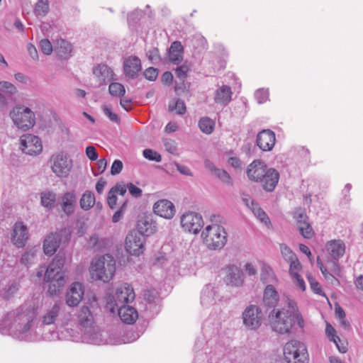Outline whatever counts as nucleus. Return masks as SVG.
<instances>
[{"label": "nucleus", "instance_id": "338daca9", "mask_svg": "<svg viewBox=\"0 0 363 363\" xmlns=\"http://www.w3.org/2000/svg\"><path fill=\"white\" fill-rule=\"evenodd\" d=\"M122 169H123L122 162L121 160H116L111 165V173L112 175H116L121 172Z\"/></svg>", "mask_w": 363, "mask_h": 363}, {"label": "nucleus", "instance_id": "9d476101", "mask_svg": "<svg viewBox=\"0 0 363 363\" xmlns=\"http://www.w3.org/2000/svg\"><path fill=\"white\" fill-rule=\"evenodd\" d=\"M284 356L287 363H308V352L306 345L298 340L286 342L284 347Z\"/></svg>", "mask_w": 363, "mask_h": 363}, {"label": "nucleus", "instance_id": "c756f323", "mask_svg": "<svg viewBox=\"0 0 363 363\" xmlns=\"http://www.w3.org/2000/svg\"><path fill=\"white\" fill-rule=\"evenodd\" d=\"M116 311H118L121 320L127 324L134 323L138 318L136 309L128 305L116 308Z\"/></svg>", "mask_w": 363, "mask_h": 363}, {"label": "nucleus", "instance_id": "c03bdc74", "mask_svg": "<svg viewBox=\"0 0 363 363\" xmlns=\"http://www.w3.org/2000/svg\"><path fill=\"white\" fill-rule=\"evenodd\" d=\"M50 6L48 0H38L34 7L36 16H45L49 11Z\"/></svg>", "mask_w": 363, "mask_h": 363}, {"label": "nucleus", "instance_id": "1a4fd4ad", "mask_svg": "<svg viewBox=\"0 0 363 363\" xmlns=\"http://www.w3.org/2000/svg\"><path fill=\"white\" fill-rule=\"evenodd\" d=\"M135 294L133 286L128 283H123L117 286L114 295L107 297L106 308L113 313H116V308L126 306L134 301Z\"/></svg>", "mask_w": 363, "mask_h": 363}, {"label": "nucleus", "instance_id": "5701e85b", "mask_svg": "<svg viewBox=\"0 0 363 363\" xmlns=\"http://www.w3.org/2000/svg\"><path fill=\"white\" fill-rule=\"evenodd\" d=\"M84 296V289L82 284L74 282L71 284L66 294V303L71 307L77 306Z\"/></svg>", "mask_w": 363, "mask_h": 363}, {"label": "nucleus", "instance_id": "37998d69", "mask_svg": "<svg viewBox=\"0 0 363 363\" xmlns=\"http://www.w3.org/2000/svg\"><path fill=\"white\" fill-rule=\"evenodd\" d=\"M200 130L205 134H211L215 128V122L208 117H203L199 121Z\"/></svg>", "mask_w": 363, "mask_h": 363}, {"label": "nucleus", "instance_id": "5fc2aeb1", "mask_svg": "<svg viewBox=\"0 0 363 363\" xmlns=\"http://www.w3.org/2000/svg\"><path fill=\"white\" fill-rule=\"evenodd\" d=\"M143 155L144 157L151 161L160 162L162 160L161 155L157 152L151 149L144 150Z\"/></svg>", "mask_w": 363, "mask_h": 363}, {"label": "nucleus", "instance_id": "4468645a", "mask_svg": "<svg viewBox=\"0 0 363 363\" xmlns=\"http://www.w3.org/2000/svg\"><path fill=\"white\" fill-rule=\"evenodd\" d=\"M182 228L184 231L197 234L203 226V220L201 214L189 211L184 213L180 218Z\"/></svg>", "mask_w": 363, "mask_h": 363}, {"label": "nucleus", "instance_id": "052dcab7", "mask_svg": "<svg viewBox=\"0 0 363 363\" xmlns=\"http://www.w3.org/2000/svg\"><path fill=\"white\" fill-rule=\"evenodd\" d=\"M189 68L186 65H182L175 69V74L178 78L184 80L187 75Z\"/></svg>", "mask_w": 363, "mask_h": 363}, {"label": "nucleus", "instance_id": "6e6552de", "mask_svg": "<svg viewBox=\"0 0 363 363\" xmlns=\"http://www.w3.org/2000/svg\"><path fill=\"white\" fill-rule=\"evenodd\" d=\"M90 329L84 332H79L74 330L73 328H67L66 331L68 335L65 336V339L98 345L107 343L106 338L96 325H94Z\"/></svg>", "mask_w": 363, "mask_h": 363}, {"label": "nucleus", "instance_id": "f03ea898", "mask_svg": "<svg viewBox=\"0 0 363 363\" xmlns=\"http://www.w3.org/2000/svg\"><path fill=\"white\" fill-rule=\"evenodd\" d=\"M0 237V296L5 300L14 297L21 288L22 275L18 276L17 259L7 253Z\"/></svg>", "mask_w": 363, "mask_h": 363}, {"label": "nucleus", "instance_id": "e2e57ef3", "mask_svg": "<svg viewBox=\"0 0 363 363\" xmlns=\"http://www.w3.org/2000/svg\"><path fill=\"white\" fill-rule=\"evenodd\" d=\"M143 15V11L141 10H135L131 13H130L128 16V21L130 24H134L139 21L140 17Z\"/></svg>", "mask_w": 363, "mask_h": 363}, {"label": "nucleus", "instance_id": "680f3d73", "mask_svg": "<svg viewBox=\"0 0 363 363\" xmlns=\"http://www.w3.org/2000/svg\"><path fill=\"white\" fill-rule=\"evenodd\" d=\"M102 110L104 114L113 122L118 123L120 121V118L117 114L113 113L110 108L107 106L104 105L102 106Z\"/></svg>", "mask_w": 363, "mask_h": 363}, {"label": "nucleus", "instance_id": "6e6d98bb", "mask_svg": "<svg viewBox=\"0 0 363 363\" xmlns=\"http://www.w3.org/2000/svg\"><path fill=\"white\" fill-rule=\"evenodd\" d=\"M325 334L330 341L335 342V340L340 341V337L336 335L335 329L328 323H326Z\"/></svg>", "mask_w": 363, "mask_h": 363}, {"label": "nucleus", "instance_id": "f704fd0d", "mask_svg": "<svg viewBox=\"0 0 363 363\" xmlns=\"http://www.w3.org/2000/svg\"><path fill=\"white\" fill-rule=\"evenodd\" d=\"M138 234L144 236H150L156 231V225L152 219L148 218H141L138 220L137 224Z\"/></svg>", "mask_w": 363, "mask_h": 363}, {"label": "nucleus", "instance_id": "f8f14e48", "mask_svg": "<svg viewBox=\"0 0 363 363\" xmlns=\"http://www.w3.org/2000/svg\"><path fill=\"white\" fill-rule=\"evenodd\" d=\"M50 164L52 172L58 177H67L72 168V160L64 152L53 155Z\"/></svg>", "mask_w": 363, "mask_h": 363}, {"label": "nucleus", "instance_id": "c9c22d12", "mask_svg": "<svg viewBox=\"0 0 363 363\" xmlns=\"http://www.w3.org/2000/svg\"><path fill=\"white\" fill-rule=\"evenodd\" d=\"M279 296L273 284L267 285L264 291L263 301L265 305L269 307H274L277 305Z\"/></svg>", "mask_w": 363, "mask_h": 363}, {"label": "nucleus", "instance_id": "69168bd1", "mask_svg": "<svg viewBox=\"0 0 363 363\" xmlns=\"http://www.w3.org/2000/svg\"><path fill=\"white\" fill-rule=\"evenodd\" d=\"M127 188L131 196L135 198L140 197L142 195V190L132 183L128 184Z\"/></svg>", "mask_w": 363, "mask_h": 363}, {"label": "nucleus", "instance_id": "473e14b6", "mask_svg": "<svg viewBox=\"0 0 363 363\" xmlns=\"http://www.w3.org/2000/svg\"><path fill=\"white\" fill-rule=\"evenodd\" d=\"M326 250L333 259L337 260L343 256L345 246L342 240H333L327 243Z\"/></svg>", "mask_w": 363, "mask_h": 363}, {"label": "nucleus", "instance_id": "e433bc0d", "mask_svg": "<svg viewBox=\"0 0 363 363\" xmlns=\"http://www.w3.org/2000/svg\"><path fill=\"white\" fill-rule=\"evenodd\" d=\"M56 199L57 195L52 191L45 190L40 194L41 205L48 211H50L55 207Z\"/></svg>", "mask_w": 363, "mask_h": 363}, {"label": "nucleus", "instance_id": "de8ad7c7", "mask_svg": "<svg viewBox=\"0 0 363 363\" xmlns=\"http://www.w3.org/2000/svg\"><path fill=\"white\" fill-rule=\"evenodd\" d=\"M307 279L309 282L311 290L316 294L325 296V294L322 290L321 286L319 282L311 275L308 274Z\"/></svg>", "mask_w": 363, "mask_h": 363}, {"label": "nucleus", "instance_id": "a19ab883", "mask_svg": "<svg viewBox=\"0 0 363 363\" xmlns=\"http://www.w3.org/2000/svg\"><path fill=\"white\" fill-rule=\"evenodd\" d=\"M95 195L91 191H86L82 196L79 203L84 211H88L95 204Z\"/></svg>", "mask_w": 363, "mask_h": 363}, {"label": "nucleus", "instance_id": "dca6fc26", "mask_svg": "<svg viewBox=\"0 0 363 363\" xmlns=\"http://www.w3.org/2000/svg\"><path fill=\"white\" fill-rule=\"evenodd\" d=\"M145 238L136 232L129 233L125 242L126 251L132 255H139L143 252Z\"/></svg>", "mask_w": 363, "mask_h": 363}, {"label": "nucleus", "instance_id": "f3484780", "mask_svg": "<svg viewBox=\"0 0 363 363\" xmlns=\"http://www.w3.org/2000/svg\"><path fill=\"white\" fill-rule=\"evenodd\" d=\"M78 325H75L74 330L84 332V330H91L90 328L94 325V318L89 307L86 306H82L77 313Z\"/></svg>", "mask_w": 363, "mask_h": 363}, {"label": "nucleus", "instance_id": "412c9836", "mask_svg": "<svg viewBox=\"0 0 363 363\" xmlns=\"http://www.w3.org/2000/svg\"><path fill=\"white\" fill-rule=\"evenodd\" d=\"M153 211L155 214L166 219L172 218L176 212L173 203L167 199L157 201L153 206Z\"/></svg>", "mask_w": 363, "mask_h": 363}, {"label": "nucleus", "instance_id": "13d9d810", "mask_svg": "<svg viewBox=\"0 0 363 363\" xmlns=\"http://www.w3.org/2000/svg\"><path fill=\"white\" fill-rule=\"evenodd\" d=\"M146 55H147L148 60L152 63H156L160 59V54H159V50L156 48H152L150 49L147 52Z\"/></svg>", "mask_w": 363, "mask_h": 363}, {"label": "nucleus", "instance_id": "ea45409f", "mask_svg": "<svg viewBox=\"0 0 363 363\" xmlns=\"http://www.w3.org/2000/svg\"><path fill=\"white\" fill-rule=\"evenodd\" d=\"M260 278L262 281L267 285L273 284L277 281V278L272 268L265 264L262 267Z\"/></svg>", "mask_w": 363, "mask_h": 363}, {"label": "nucleus", "instance_id": "7c9ffc66", "mask_svg": "<svg viewBox=\"0 0 363 363\" xmlns=\"http://www.w3.org/2000/svg\"><path fill=\"white\" fill-rule=\"evenodd\" d=\"M295 218L297 220V228L302 236L306 239H310L313 236L312 227L307 221V216L303 213H295Z\"/></svg>", "mask_w": 363, "mask_h": 363}, {"label": "nucleus", "instance_id": "4c0bfd02", "mask_svg": "<svg viewBox=\"0 0 363 363\" xmlns=\"http://www.w3.org/2000/svg\"><path fill=\"white\" fill-rule=\"evenodd\" d=\"M38 249L39 248L37 246L28 247L21 256V264L28 267L34 264L37 259V252Z\"/></svg>", "mask_w": 363, "mask_h": 363}, {"label": "nucleus", "instance_id": "f257e3e1", "mask_svg": "<svg viewBox=\"0 0 363 363\" xmlns=\"http://www.w3.org/2000/svg\"><path fill=\"white\" fill-rule=\"evenodd\" d=\"M36 315L34 309L23 304L6 313L0 320V333L23 341H35L40 334L35 328Z\"/></svg>", "mask_w": 363, "mask_h": 363}, {"label": "nucleus", "instance_id": "a878e982", "mask_svg": "<svg viewBox=\"0 0 363 363\" xmlns=\"http://www.w3.org/2000/svg\"><path fill=\"white\" fill-rule=\"evenodd\" d=\"M219 297L218 288L211 284L206 285L201 291V304L203 307L208 308L215 304Z\"/></svg>", "mask_w": 363, "mask_h": 363}, {"label": "nucleus", "instance_id": "c85d7f7f", "mask_svg": "<svg viewBox=\"0 0 363 363\" xmlns=\"http://www.w3.org/2000/svg\"><path fill=\"white\" fill-rule=\"evenodd\" d=\"M61 242V236L58 233H50L46 236L43 242V250L46 255H53Z\"/></svg>", "mask_w": 363, "mask_h": 363}, {"label": "nucleus", "instance_id": "4d7b16f0", "mask_svg": "<svg viewBox=\"0 0 363 363\" xmlns=\"http://www.w3.org/2000/svg\"><path fill=\"white\" fill-rule=\"evenodd\" d=\"M40 47L41 51L45 55H50L53 50L52 45L51 43L48 39H43L40 41Z\"/></svg>", "mask_w": 363, "mask_h": 363}, {"label": "nucleus", "instance_id": "bf43d9fd", "mask_svg": "<svg viewBox=\"0 0 363 363\" xmlns=\"http://www.w3.org/2000/svg\"><path fill=\"white\" fill-rule=\"evenodd\" d=\"M143 74L147 80L155 81L157 77L158 71L156 68L149 67L145 70Z\"/></svg>", "mask_w": 363, "mask_h": 363}, {"label": "nucleus", "instance_id": "20e7f679", "mask_svg": "<svg viewBox=\"0 0 363 363\" xmlns=\"http://www.w3.org/2000/svg\"><path fill=\"white\" fill-rule=\"evenodd\" d=\"M69 317L70 314L65 312L63 303L55 301L45 304L40 320L44 325H55L57 328H62V338L65 339V336L68 335L66 331L67 328H72V325L69 323Z\"/></svg>", "mask_w": 363, "mask_h": 363}, {"label": "nucleus", "instance_id": "9b49d317", "mask_svg": "<svg viewBox=\"0 0 363 363\" xmlns=\"http://www.w3.org/2000/svg\"><path fill=\"white\" fill-rule=\"evenodd\" d=\"M10 116L18 128L27 130L35 123V113L28 107L17 106L10 112Z\"/></svg>", "mask_w": 363, "mask_h": 363}, {"label": "nucleus", "instance_id": "a211bd4d", "mask_svg": "<svg viewBox=\"0 0 363 363\" xmlns=\"http://www.w3.org/2000/svg\"><path fill=\"white\" fill-rule=\"evenodd\" d=\"M269 167L266 164L260 160H255L252 161L247 168V175L250 181L259 182L261 179H263L265 171H267Z\"/></svg>", "mask_w": 363, "mask_h": 363}, {"label": "nucleus", "instance_id": "0eeeda50", "mask_svg": "<svg viewBox=\"0 0 363 363\" xmlns=\"http://www.w3.org/2000/svg\"><path fill=\"white\" fill-rule=\"evenodd\" d=\"M64 264V258L56 257L46 267L44 282H50L49 291L51 294L59 293L65 284V280L62 272Z\"/></svg>", "mask_w": 363, "mask_h": 363}, {"label": "nucleus", "instance_id": "774afa93", "mask_svg": "<svg viewBox=\"0 0 363 363\" xmlns=\"http://www.w3.org/2000/svg\"><path fill=\"white\" fill-rule=\"evenodd\" d=\"M86 155L91 161H95L98 159V153L94 146H88L86 148Z\"/></svg>", "mask_w": 363, "mask_h": 363}, {"label": "nucleus", "instance_id": "423d86ee", "mask_svg": "<svg viewBox=\"0 0 363 363\" xmlns=\"http://www.w3.org/2000/svg\"><path fill=\"white\" fill-rule=\"evenodd\" d=\"M90 272L96 280L108 282L116 272V260L113 256L106 254L91 261Z\"/></svg>", "mask_w": 363, "mask_h": 363}, {"label": "nucleus", "instance_id": "aec40b11", "mask_svg": "<svg viewBox=\"0 0 363 363\" xmlns=\"http://www.w3.org/2000/svg\"><path fill=\"white\" fill-rule=\"evenodd\" d=\"M274 133L269 129L262 130L257 136V145L262 151H270L275 145Z\"/></svg>", "mask_w": 363, "mask_h": 363}, {"label": "nucleus", "instance_id": "39448f33", "mask_svg": "<svg viewBox=\"0 0 363 363\" xmlns=\"http://www.w3.org/2000/svg\"><path fill=\"white\" fill-rule=\"evenodd\" d=\"M219 215L211 216V225H208L201 233V238L211 250H220L227 242V233L225 228L216 223L220 222Z\"/></svg>", "mask_w": 363, "mask_h": 363}, {"label": "nucleus", "instance_id": "7ed1b4c3", "mask_svg": "<svg viewBox=\"0 0 363 363\" xmlns=\"http://www.w3.org/2000/svg\"><path fill=\"white\" fill-rule=\"evenodd\" d=\"M269 318L273 330L280 334L289 333L296 327L301 329L304 327V320L297 303L289 298H286L284 308L274 309Z\"/></svg>", "mask_w": 363, "mask_h": 363}, {"label": "nucleus", "instance_id": "79ce46f5", "mask_svg": "<svg viewBox=\"0 0 363 363\" xmlns=\"http://www.w3.org/2000/svg\"><path fill=\"white\" fill-rule=\"evenodd\" d=\"M251 210L254 213L255 216L267 228H270L272 226V224L267 213L257 204H255L253 201H251Z\"/></svg>", "mask_w": 363, "mask_h": 363}, {"label": "nucleus", "instance_id": "72a5a7b5", "mask_svg": "<svg viewBox=\"0 0 363 363\" xmlns=\"http://www.w3.org/2000/svg\"><path fill=\"white\" fill-rule=\"evenodd\" d=\"M184 48L179 41L173 42L168 50L169 60L174 65H179L183 60Z\"/></svg>", "mask_w": 363, "mask_h": 363}, {"label": "nucleus", "instance_id": "a18cd8bd", "mask_svg": "<svg viewBox=\"0 0 363 363\" xmlns=\"http://www.w3.org/2000/svg\"><path fill=\"white\" fill-rule=\"evenodd\" d=\"M109 93L111 96L121 97L125 94L124 86L119 82H111L108 87Z\"/></svg>", "mask_w": 363, "mask_h": 363}, {"label": "nucleus", "instance_id": "3c124183", "mask_svg": "<svg viewBox=\"0 0 363 363\" xmlns=\"http://www.w3.org/2000/svg\"><path fill=\"white\" fill-rule=\"evenodd\" d=\"M289 263V273L292 277L298 275L301 269V265L297 257L288 262Z\"/></svg>", "mask_w": 363, "mask_h": 363}, {"label": "nucleus", "instance_id": "0e129e2a", "mask_svg": "<svg viewBox=\"0 0 363 363\" xmlns=\"http://www.w3.org/2000/svg\"><path fill=\"white\" fill-rule=\"evenodd\" d=\"M165 149L169 152L173 154L177 151V145L174 140L171 139H164L163 140Z\"/></svg>", "mask_w": 363, "mask_h": 363}, {"label": "nucleus", "instance_id": "ddd939ff", "mask_svg": "<svg viewBox=\"0 0 363 363\" xmlns=\"http://www.w3.org/2000/svg\"><path fill=\"white\" fill-rule=\"evenodd\" d=\"M243 325L248 329L255 330L262 323L263 314L260 308L255 305H250L242 313Z\"/></svg>", "mask_w": 363, "mask_h": 363}, {"label": "nucleus", "instance_id": "603ef678", "mask_svg": "<svg viewBox=\"0 0 363 363\" xmlns=\"http://www.w3.org/2000/svg\"><path fill=\"white\" fill-rule=\"evenodd\" d=\"M213 174L223 183L231 184V177L225 170L217 168Z\"/></svg>", "mask_w": 363, "mask_h": 363}, {"label": "nucleus", "instance_id": "393cba45", "mask_svg": "<svg viewBox=\"0 0 363 363\" xmlns=\"http://www.w3.org/2000/svg\"><path fill=\"white\" fill-rule=\"evenodd\" d=\"M93 74L96 77L100 85L106 84L114 79L113 69L104 64H99L95 66L93 68Z\"/></svg>", "mask_w": 363, "mask_h": 363}, {"label": "nucleus", "instance_id": "6ab92c4d", "mask_svg": "<svg viewBox=\"0 0 363 363\" xmlns=\"http://www.w3.org/2000/svg\"><path fill=\"white\" fill-rule=\"evenodd\" d=\"M244 279V274L240 267L235 265H230L226 268L225 281L227 285L240 287L242 286Z\"/></svg>", "mask_w": 363, "mask_h": 363}, {"label": "nucleus", "instance_id": "4be33fe9", "mask_svg": "<svg viewBox=\"0 0 363 363\" xmlns=\"http://www.w3.org/2000/svg\"><path fill=\"white\" fill-rule=\"evenodd\" d=\"M142 69L140 60L136 56H129L123 61V72L126 77L135 79Z\"/></svg>", "mask_w": 363, "mask_h": 363}, {"label": "nucleus", "instance_id": "2eb2a0df", "mask_svg": "<svg viewBox=\"0 0 363 363\" xmlns=\"http://www.w3.org/2000/svg\"><path fill=\"white\" fill-rule=\"evenodd\" d=\"M21 149L30 155H36L41 152L43 145L40 139L32 134H25L20 139Z\"/></svg>", "mask_w": 363, "mask_h": 363}, {"label": "nucleus", "instance_id": "8fccbe9b", "mask_svg": "<svg viewBox=\"0 0 363 363\" xmlns=\"http://www.w3.org/2000/svg\"><path fill=\"white\" fill-rule=\"evenodd\" d=\"M280 251L281 253V255L283 258L286 261L289 262L295 257H296V255L294 252L291 250L290 247H289L285 244H280Z\"/></svg>", "mask_w": 363, "mask_h": 363}, {"label": "nucleus", "instance_id": "b1692460", "mask_svg": "<svg viewBox=\"0 0 363 363\" xmlns=\"http://www.w3.org/2000/svg\"><path fill=\"white\" fill-rule=\"evenodd\" d=\"M279 179V172L274 168H269L265 171L263 179H260L259 183L265 191L272 192L277 185Z\"/></svg>", "mask_w": 363, "mask_h": 363}, {"label": "nucleus", "instance_id": "09e8293b", "mask_svg": "<svg viewBox=\"0 0 363 363\" xmlns=\"http://www.w3.org/2000/svg\"><path fill=\"white\" fill-rule=\"evenodd\" d=\"M169 108L171 111L175 110L179 114H184L186 112V106L184 102L181 99H177L169 103Z\"/></svg>", "mask_w": 363, "mask_h": 363}, {"label": "nucleus", "instance_id": "cd10ccee", "mask_svg": "<svg viewBox=\"0 0 363 363\" xmlns=\"http://www.w3.org/2000/svg\"><path fill=\"white\" fill-rule=\"evenodd\" d=\"M11 238L13 244L18 247L25 245L28 240V230L26 226L22 223H16L13 226Z\"/></svg>", "mask_w": 363, "mask_h": 363}, {"label": "nucleus", "instance_id": "2f4dec72", "mask_svg": "<svg viewBox=\"0 0 363 363\" xmlns=\"http://www.w3.org/2000/svg\"><path fill=\"white\" fill-rule=\"evenodd\" d=\"M232 95L231 88L229 86L223 85L215 92V102L221 106H227L232 99Z\"/></svg>", "mask_w": 363, "mask_h": 363}, {"label": "nucleus", "instance_id": "bb28decb", "mask_svg": "<svg viewBox=\"0 0 363 363\" xmlns=\"http://www.w3.org/2000/svg\"><path fill=\"white\" fill-rule=\"evenodd\" d=\"M77 204V194L74 191L65 192L62 198L60 206L63 213L69 216L74 213Z\"/></svg>", "mask_w": 363, "mask_h": 363}, {"label": "nucleus", "instance_id": "49530a36", "mask_svg": "<svg viewBox=\"0 0 363 363\" xmlns=\"http://www.w3.org/2000/svg\"><path fill=\"white\" fill-rule=\"evenodd\" d=\"M17 91V88L12 83L7 81L0 82V92L5 93L8 97H12Z\"/></svg>", "mask_w": 363, "mask_h": 363}, {"label": "nucleus", "instance_id": "864d4df0", "mask_svg": "<svg viewBox=\"0 0 363 363\" xmlns=\"http://www.w3.org/2000/svg\"><path fill=\"white\" fill-rule=\"evenodd\" d=\"M255 98L258 104H263L269 99L268 89H259L255 93Z\"/></svg>", "mask_w": 363, "mask_h": 363}, {"label": "nucleus", "instance_id": "58836bf2", "mask_svg": "<svg viewBox=\"0 0 363 363\" xmlns=\"http://www.w3.org/2000/svg\"><path fill=\"white\" fill-rule=\"evenodd\" d=\"M72 50V45L64 39L57 40L55 50L60 57H67Z\"/></svg>", "mask_w": 363, "mask_h": 363}]
</instances>
